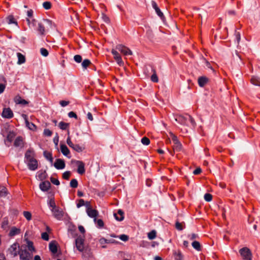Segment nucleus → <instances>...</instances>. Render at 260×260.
<instances>
[{
  "label": "nucleus",
  "instance_id": "4d7b16f0",
  "mask_svg": "<svg viewBox=\"0 0 260 260\" xmlns=\"http://www.w3.org/2000/svg\"><path fill=\"white\" fill-rule=\"evenodd\" d=\"M27 23H28V24L29 25V27L30 28H31L33 26H35L36 25V23H37V21L35 20H33L31 22L30 21V20L28 19H27Z\"/></svg>",
  "mask_w": 260,
  "mask_h": 260
},
{
  "label": "nucleus",
  "instance_id": "79ce46f5",
  "mask_svg": "<svg viewBox=\"0 0 260 260\" xmlns=\"http://www.w3.org/2000/svg\"><path fill=\"white\" fill-rule=\"evenodd\" d=\"M3 81L4 82V83H0V94L3 93L6 87V79L3 77Z\"/></svg>",
  "mask_w": 260,
  "mask_h": 260
},
{
  "label": "nucleus",
  "instance_id": "72a5a7b5",
  "mask_svg": "<svg viewBox=\"0 0 260 260\" xmlns=\"http://www.w3.org/2000/svg\"><path fill=\"white\" fill-rule=\"evenodd\" d=\"M168 137L169 141H170V139H171L173 141L174 144L179 142L177 136L173 134L171 132H169V136H168Z\"/></svg>",
  "mask_w": 260,
  "mask_h": 260
},
{
  "label": "nucleus",
  "instance_id": "20e7f679",
  "mask_svg": "<svg viewBox=\"0 0 260 260\" xmlns=\"http://www.w3.org/2000/svg\"><path fill=\"white\" fill-rule=\"evenodd\" d=\"M82 260H96L91 248L86 247L82 253Z\"/></svg>",
  "mask_w": 260,
  "mask_h": 260
},
{
  "label": "nucleus",
  "instance_id": "a18cd8bd",
  "mask_svg": "<svg viewBox=\"0 0 260 260\" xmlns=\"http://www.w3.org/2000/svg\"><path fill=\"white\" fill-rule=\"evenodd\" d=\"M182 148V145L178 142L174 144L173 149L174 151H180Z\"/></svg>",
  "mask_w": 260,
  "mask_h": 260
},
{
  "label": "nucleus",
  "instance_id": "dca6fc26",
  "mask_svg": "<svg viewBox=\"0 0 260 260\" xmlns=\"http://www.w3.org/2000/svg\"><path fill=\"white\" fill-rule=\"evenodd\" d=\"M86 211L89 217L94 218V221H96V217L99 215V212L96 210L93 209L92 208H88L86 209Z\"/></svg>",
  "mask_w": 260,
  "mask_h": 260
},
{
  "label": "nucleus",
  "instance_id": "9d476101",
  "mask_svg": "<svg viewBox=\"0 0 260 260\" xmlns=\"http://www.w3.org/2000/svg\"><path fill=\"white\" fill-rule=\"evenodd\" d=\"M16 135L14 131H9V133L7 134V138L5 140V143L7 147L10 146Z\"/></svg>",
  "mask_w": 260,
  "mask_h": 260
},
{
  "label": "nucleus",
  "instance_id": "39448f33",
  "mask_svg": "<svg viewBox=\"0 0 260 260\" xmlns=\"http://www.w3.org/2000/svg\"><path fill=\"white\" fill-rule=\"evenodd\" d=\"M239 253L244 260H251L252 253L247 247H243L239 250Z\"/></svg>",
  "mask_w": 260,
  "mask_h": 260
},
{
  "label": "nucleus",
  "instance_id": "393cba45",
  "mask_svg": "<svg viewBox=\"0 0 260 260\" xmlns=\"http://www.w3.org/2000/svg\"><path fill=\"white\" fill-rule=\"evenodd\" d=\"M43 21L46 25L47 30L53 29L55 27V24L53 23L51 20L46 19H43Z\"/></svg>",
  "mask_w": 260,
  "mask_h": 260
},
{
  "label": "nucleus",
  "instance_id": "0e129e2a",
  "mask_svg": "<svg viewBox=\"0 0 260 260\" xmlns=\"http://www.w3.org/2000/svg\"><path fill=\"white\" fill-rule=\"evenodd\" d=\"M96 225L97 226L99 227V228H103L104 225V222L101 219H99L96 220Z\"/></svg>",
  "mask_w": 260,
  "mask_h": 260
},
{
  "label": "nucleus",
  "instance_id": "2f4dec72",
  "mask_svg": "<svg viewBox=\"0 0 260 260\" xmlns=\"http://www.w3.org/2000/svg\"><path fill=\"white\" fill-rule=\"evenodd\" d=\"M38 173V178L40 180H44L47 177V174L46 171H40Z\"/></svg>",
  "mask_w": 260,
  "mask_h": 260
},
{
  "label": "nucleus",
  "instance_id": "5701e85b",
  "mask_svg": "<svg viewBox=\"0 0 260 260\" xmlns=\"http://www.w3.org/2000/svg\"><path fill=\"white\" fill-rule=\"evenodd\" d=\"M37 31L41 35L44 36L45 34V27L44 24L41 22L38 23Z\"/></svg>",
  "mask_w": 260,
  "mask_h": 260
},
{
  "label": "nucleus",
  "instance_id": "f03ea898",
  "mask_svg": "<svg viewBox=\"0 0 260 260\" xmlns=\"http://www.w3.org/2000/svg\"><path fill=\"white\" fill-rule=\"evenodd\" d=\"M175 120L181 124H188V122H190L193 128L195 127L196 122L193 118L189 115L186 114L185 115H177L175 117Z\"/></svg>",
  "mask_w": 260,
  "mask_h": 260
},
{
  "label": "nucleus",
  "instance_id": "6e6552de",
  "mask_svg": "<svg viewBox=\"0 0 260 260\" xmlns=\"http://www.w3.org/2000/svg\"><path fill=\"white\" fill-rule=\"evenodd\" d=\"M53 216L57 220H60L62 219L64 212L62 210H60L58 207L54 209H51Z\"/></svg>",
  "mask_w": 260,
  "mask_h": 260
},
{
  "label": "nucleus",
  "instance_id": "f704fd0d",
  "mask_svg": "<svg viewBox=\"0 0 260 260\" xmlns=\"http://www.w3.org/2000/svg\"><path fill=\"white\" fill-rule=\"evenodd\" d=\"M7 22L8 24H14L17 25V22L13 16L10 15L7 18Z\"/></svg>",
  "mask_w": 260,
  "mask_h": 260
},
{
  "label": "nucleus",
  "instance_id": "412c9836",
  "mask_svg": "<svg viewBox=\"0 0 260 260\" xmlns=\"http://www.w3.org/2000/svg\"><path fill=\"white\" fill-rule=\"evenodd\" d=\"M114 216L118 221H122L124 219V212L121 209H119L117 213H114Z\"/></svg>",
  "mask_w": 260,
  "mask_h": 260
},
{
  "label": "nucleus",
  "instance_id": "473e14b6",
  "mask_svg": "<svg viewBox=\"0 0 260 260\" xmlns=\"http://www.w3.org/2000/svg\"><path fill=\"white\" fill-rule=\"evenodd\" d=\"M7 194V188L4 186H0V197H5Z\"/></svg>",
  "mask_w": 260,
  "mask_h": 260
},
{
  "label": "nucleus",
  "instance_id": "69168bd1",
  "mask_svg": "<svg viewBox=\"0 0 260 260\" xmlns=\"http://www.w3.org/2000/svg\"><path fill=\"white\" fill-rule=\"evenodd\" d=\"M119 238L123 241H124V242H126L128 240V236L126 235H124V234H123V235H121L119 236Z\"/></svg>",
  "mask_w": 260,
  "mask_h": 260
},
{
  "label": "nucleus",
  "instance_id": "603ef678",
  "mask_svg": "<svg viewBox=\"0 0 260 260\" xmlns=\"http://www.w3.org/2000/svg\"><path fill=\"white\" fill-rule=\"evenodd\" d=\"M141 141L144 145H148L150 144V140L146 137L142 138Z\"/></svg>",
  "mask_w": 260,
  "mask_h": 260
},
{
  "label": "nucleus",
  "instance_id": "e433bc0d",
  "mask_svg": "<svg viewBox=\"0 0 260 260\" xmlns=\"http://www.w3.org/2000/svg\"><path fill=\"white\" fill-rule=\"evenodd\" d=\"M15 102L18 104L26 105L28 102L25 100L22 99L20 96H16L15 98Z\"/></svg>",
  "mask_w": 260,
  "mask_h": 260
},
{
  "label": "nucleus",
  "instance_id": "774afa93",
  "mask_svg": "<svg viewBox=\"0 0 260 260\" xmlns=\"http://www.w3.org/2000/svg\"><path fill=\"white\" fill-rule=\"evenodd\" d=\"M85 202L83 199H80L78 201V203L77 204V207L78 208H80L81 207L84 206Z\"/></svg>",
  "mask_w": 260,
  "mask_h": 260
},
{
  "label": "nucleus",
  "instance_id": "f3484780",
  "mask_svg": "<svg viewBox=\"0 0 260 260\" xmlns=\"http://www.w3.org/2000/svg\"><path fill=\"white\" fill-rule=\"evenodd\" d=\"M76 164L78 166L77 172L79 174H83L85 172V165L84 162L80 160H76Z\"/></svg>",
  "mask_w": 260,
  "mask_h": 260
},
{
  "label": "nucleus",
  "instance_id": "e2e57ef3",
  "mask_svg": "<svg viewBox=\"0 0 260 260\" xmlns=\"http://www.w3.org/2000/svg\"><path fill=\"white\" fill-rule=\"evenodd\" d=\"M235 35L236 41L237 42V44H239L240 41V40H241L240 34L239 32H237V30H236Z\"/></svg>",
  "mask_w": 260,
  "mask_h": 260
},
{
  "label": "nucleus",
  "instance_id": "7ed1b4c3",
  "mask_svg": "<svg viewBox=\"0 0 260 260\" xmlns=\"http://www.w3.org/2000/svg\"><path fill=\"white\" fill-rule=\"evenodd\" d=\"M20 260H32L33 253L27 249L26 246H22L18 251Z\"/></svg>",
  "mask_w": 260,
  "mask_h": 260
},
{
  "label": "nucleus",
  "instance_id": "37998d69",
  "mask_svg": "<svg viewBox=\"0 0 260 260\" xmlns=\"http://www.w3.org/2000/svg\"><path fill=\"white\" fill-rule=\"evenodd\" d=\"M91 64V61H90V60L88 59H84L83 62H82V67L83 69H86L87 68L90 64Z\"/></svg>",
  "mask_w": 260,
  "mask_h": 260
},
{
  "label": "nucleus",
  "instance_id": "49530a36",
  "mask_svg": "<svg viewBox=\"0 0 260 260\" xmlns=\"http://www.w3.org/2000/svg\"><path fill=\"white\" fill-rule=\"evenodd\" d=\"M48 206H49L50 208H51V209H54L55 208H56V207H57L56 206V204H55V201L54 200V199H50L48 202Z\"/></svg>",
  "mask_w": 260,
  "mask_h": 260
},
{
  "label": "nucleus",
  "instance_id": "f8f14e48",
  "mask_svg": "<svg viewBox=\"0 0 260 260\" xmlns=\"http://www.w3.org/2000/svg\"><path fill=\"white\" fill-rule=\"evenodd\" d=\"M52 124H54L55 126H57V128L61 129L62 130H66V129L69 128V123H66L63 121H61L57 123V121L56 120H53L52 121Z\"/></svg>",
  "mask_w": 260,
  "mask_h": 260
},
{
  "label": "nucleus",
  "instance_id": "b1692460",
  "mask_svg": "<svg viewBox=\"0 0 260 260\" xmlns=\"http://www.w3.org/2000/svg\"><path fill=\"white\" fill-rule=\"evenodd\" d=\"M14 145L15 147L23 146V139L22 137L19 136L16 138L14 141Z\"/></svg>",
  "mask_w": 260,
  "mask_h": 260
},
{
  "label": "nucleus",
  "instance_id": "052dcab7",
  "mask_svg": "<svg viewBox=\"0 0 260 260\" xmlns=\"http://www.w3.org/2000/svg\"><path fill=\"white\" fill-rule=\"evenodd\" d=\"M41 238L45 241H48L49 239V235L47 232L42 233L41 234Z\"/></svg>",
  "mask_w": 260,
  "mask_h": 260
},
{
  "label": "nucleus",
  "instance_id": "ddd939ff",
  "mask_svg": "<svg viewBox=\"0 0 260 260\" xmlns=\"http://www.w3.org/2000/svg\"><path fill=\"white\" fill-rule=\"evenodd\" d=\"M19 247V244L18 243H14L11 247L9 248V251L11 255L15 257L17 255L18 252L17 251V248Z\"/></svg>",
  "mask_w": 260,
  "mask_h": 260
},
{
  "label": "nucleus",
  "instance_id": "2eb2a0df",
  "mask_svg": "<svg viewBox=\"0 0 260 260\" xmlns=\"http://www.w3.org/2000/svg\"><path fill=\"white\" fill-rule=\"evenodd\" d=\"M54 166L57 170L63 169L66 167L65 162L63 159L57 158L54 164Z\"/></svg>",
  "mask_w": 260,
  "mask_h": 260
},
{
  "label": "nucleus",
  "instance_id": "6ab92c4d",
  "mask_svg": "<svg viewBox=\"0 0 260 260\" xmlns=\"http://www.w3.org/2000/svg\"><path fill=\"white\" fill-rule=\"evenodd\" d=\"M20 233H21L20 229L17 228L15 226H12L10 230L8 235L10 237H13L15 236L16 235L20 234Z\"/></svg>",
  "mask_w": 260,
  "mask_h": 260
},
{
  "label": "nucleus",
  "instance_id": "a211bd4d",
  "mask_svg": "<svg viewBox=\"0 0 260 260\" xmlns=\"http://www.w3.org/2000/svg\"><path fill=\"white\" fill-rule=\"evenodd\" d=\"M39 187L42 191H47L51 187V184L48 181H43L40 184Z\"/></svg>",
  "mask_w": 260,
  "mask_h": 260
},
{
  "label": "nucleus",
  "instance_id": "0eeeda50",
  "mask_svg": "<svg viewBox=\"0 0 260 260\" xmlns=\"http://www.w3.org/2000/svg\"><path fill=\"white\" fill-rule=\"evenodd\" d=\"M84 237L80 236L75 240L76 247L80 252H83L86 248L84 247Z\"/></svg>",
  "mask_w": 260,
  "mask_h": 260
},
{
  "label": "nucleus",
  "instance_id": "a19ab883",
  "mask_svg": "<svg viewBox=\"0 0 260 260\" xmlns=\"http://www.w3.org/2000/svg\"><path fill=\"white\" fill-rule=\"evenodd\" d=\"M148 238L150 240H153L156 237V232L155 230H152L151 232L148 233Z\"/></svg>",
  "mask_w": 260,
  "mask_h": 260
},
{
  "label": "nucleus",
  "instance_id": "cd10ccee",
  "mask_svg": "<svg viewBox=\"0 0 260 260\" xmlns=\"http://www.w3.org/2000/svg\"><path fill=\"white\" fill-rule=\"evenodd\" d=\"M49 250L53 254L56 253L57 251V247L56 244L54 242H51L49 243Z\"/></svg>",
  "mask_w": 260,
  "mask_h": 260
},
{
  "label": "nucleus",
  "instance_id": "bf43d9fd",
  "mask_svg": "<svg viewBox=\"0 0 260 260\" xmlns=\"http://www.w3.org/2000/svg\"><path fill=\"white\" fill-rule=\"evenodd\" d=\"M102 18L103 21L104 22H105L106 23H109L110 22V19L104 13H102Z\"/></svg>",
  "mask_w": 260,
  "mask_h": 260
},
{
  "label": "nucleus",
  "instance_id": "4468645a",
  "mask_svg": "<svg viewBox=\"0 0 260 260\" xmlns=\"http://www.w3.org/2000/svg\"><path fill=\"white\" fill-rule=\"evenodd\" d=\"M151 5L152 8L155 10L157 15L161 19L163 20L165 18L163 13L160 11V9L158 7L156 3L154 1H151Z\"/></svg>",
  "mask_w": 260,
  "mask_h": 260
},
{
  "label": "nucleus",
  "instance_id": "680f3d73",
  "mask_svg": "<svg viewBox=\"0 0 260 260\" xmlns=\"http://www.w3.org/2000/svg\"><path fill=\"white\" fill-rule=\"evenodd\" d=\"M50 181L53 184H54L56 185H59L60 184L59 180L57 179L53 178V177L50 178Z\"/></svg>",
  "mask_w": 260,
  "mask_h": 260
},
{
  "label": "nucleus",
  "instance_id": "c756f323",
  "mask_svg": "<svg viewBox=\"0 0 260 260\" xmlns=\"http://www.w3.org/2000/svg\"><path fill=\"white\" fill-rule=\"evenodd\" d=\"M43 155L44 156L50 161V162L52 164L53 159L52 157V153L50 152L44 151L43 152Z\"/></svg>",
  "mask_w": 260,
  "mask_h": 260
},
{
  "label": "nucleus",
  "instance_id": "3c124183",
  "mask_svg": "<svg viewBox=\"0 0 260 260\" xmlns=\"http://www.w3.org/2000/svg\"><path fill=\"white\" fill-rule=\"evenodd\" d=\"M23 214L24 215V216L25 217V218L27 220H30L31 219V214L30 212H28V211H24L23 213Z\"/></svg>",
  "mask_w": 260,
  "mask_h": 260
},
{
  "label": "nucleus",
  "instance_id": "7c9ffc66",
  "mask_svg": "<svg viewBox=\"0 0 260 260\" xmlns=\"http://www.w3.org/2000/svg\"><path fill=\"white\" fill-rule=\"evenodd\" d=\"M60 150L61 153L65 156H68L70 153V150L68 147L65 145H61L60 146Z\"/></svg>",
  "mask_w": 260,
  "mask_h": 260
},
{
  "label": "nucleus",
  "instance_id": "6e6d98bb",
  "mask_svg": "<svg viewBox=\"0 0 260 260\" xmlns=\"http://www.w3.org/2000/svg\"><path fill=\"white\" fill-rule=\"evenodd\" d=\"M204 199L207 202H210L212 199V196L208 193H205L204 195Z\"/></svg>",
  "mask_w": 260,
  "mask_h": 260
},
{
  "label": "nucleus",
  "instance_id": "9b49d317",
  "mask_svg": "<svg viewBox=\"0 0 260 260\" xmlns=\"http://www.w3.org/2000/svg\"><path fill=\"white\" fill-rule=\"evenodd\" d=\"M14 116L12 110L10 108H4L3 109L2 116L5 118L11 119Z\"/></svg>",
  "mask_w": 260,
  "mask_h": 260
},
{
  "label": "nucleus",
  "instance_id": "13d9d810",
  "mask_svg": "<svg viewBox=\"0 0 260 260\" xmlns=\"http://www.w3.org/2000/svg\"><path fill=\"white\" fill-rule=\"evenodd\" d=\"M71 175V172L70 171H66L62 174V178L66 180H69Z\"/></svg>",
  "mask_w": 260,
  "mask_h": 260
},
{
  "label": "nucleus",
  "instance_id": "f257e3e1",
  "mask_svg": "<svg viewBox=\"0 0 260 260\" xmlns=\"http://www.w3.org/2000/svg\"><path fill=\"white\" fill-rule=\"evenodd\" d=\"M35 153L32 148H29L25 153L24 162L31 171H35L38 167V161L35 158Z\"/></svg>",
  "mask_w": 260,
  "mask_h": 260
},
{
  "label": "nucleus",
  "instance_id": "a878e982",
  "mask_svg": "<svg viewBox=\"0 0 260 260\" xmlns=\"http://www.w3.org/2000/svg\"><path fill=\"white\" fill-rule=\"evenodd\" d=\"M250 82L255 86H260V78L257 76H253L250 79Z\"/></svg>",
  "mask_w": 260,
  "mask_h": 260
},
{
  "label": "nucleus",
  "instance_id": "1a4fd4ad",
  "mask_svg": "<svg viewBox=\"0 0 260 260\" xmlns=\"http://www.w3.org/2000/svg\"><path fill=\"white\" fill-rule=\"evenodd\" d=\"M116 49L123 54L124 55H132L133 54L132 51L127 47L122 45H118L116 47Z\"/></svg>",
  "mask_w": 260,
  "mask_h": 260
},
{
  "label": "nucleus",
  "instance_id": "4be33fe9",
  "mask_svg": "<svg viewBox=\"0 0 260 260\" xmlns=\"http://www.w3.org/2000/svg\"><path fill=\"white\" fill-rule=\"evenodd\" d=\"M209 79L205 76L200 77L198 78V84L200 87H204L208 82Z\"/></svg>",
  "mask_w": 260,
  "mask_h": 260
},
{
  "label": "nucleus",
  "instance_id": "09e8293b",
  "mask_svg": "<svg viewBox=\"0 0 260 260\" xmlns=\"http://www.w3.org/2000/svg\"><path fill=\"white\" fill-rule=\"evenodd\" d=\"M187 238L189 240H194L196 239L199 238V236H198V235H197L196 234L192 233V234L188 235Z\"/></svg>",
  "mask_w": 260,
  "mask_h": 260
},
{
  "label": "nucleus",
  "instance_id": "aec40b11",
  "mask_svg": "<svg viewBox=\"0 0 260 260\" xmlns=\"http://www.w3.org/2000/svg\"><path fill=\"white\" fill-rule=\"evenodd\" d=\"M111 53L114 55V59L116 60V61H117V63L119 65L121 66L122 64H123V61L122 60L121 57L119 53L117 51L112 49L111 51Z\"/></svg>",
  "mask_w": 260,
  "mask_h": 260
},
{
  "label": "nucleus",
  "instance_id": "5fc2aeb1",
  "mask_svg": "<svg viewBox=\"0 0 260 260\" xmlns=\"http://www.w3.org/2000/svg\"><path fill=\"white\" fill-rule=\"evenodd\" d=\"M74 60L77 63H80L82 62V58L80 55H75L74 56Z\"/></svg>",
  "mask_w": 260,
  "mask_h": 260
},
{
  "label": "nucleus",
  "instance_id": "864d4df0",
  "mask_svg": "<svg viewBox=\"0 0 260 260\" xmlns=\"http://www.w3.org/2000/svg\"><path fill=\"white\" fill-rule=\"evenodd\" d=\"M40 53L41 55L44 57H47L49 54L48 50L44 48H41L40 49Z\"/></svg>",
  "mask_w": 260,
  "mask_h": 260
},
{
  "label": "nucleus",
  "instance_id": "c9c22d12",
  "mask_svg": "<svg viewBox=\"0 0 260 260\" xmlns=\"http://www.w3.org/2000/svg\"><path fill=\"white\" fill-rule=\"evenodd\" d=\"M192 246L196 250L200 251L201 250V244L200 243L197 241H194L191 243Z\"/></svg>",
  "mask_w": 260,
  "mask_h": 260
},
{
  "label": "nucleus",
  "instance_id": "bb28decb",
  "mask_svg": "<svg viewBox=\"0 0 260 260\" xmlns=\"http://www.w3.org/2000/svg\"><path fill=\"white\" fill-rule=\"evenodd\" d=\"M9 221L7 217H5L3 219L1 223V228L4 230H6L9 228Z\"/></svg>",
  "mask_w": 260,
  "mask_h": 260
},
{
  "label": "nucleus",
  "instance_id": "58836bf2",
  "mask_svg": "<svg viewBox=\"0 0 260 260\" xmlns=\"http://www.w3.org/2000/svg\"><path fill=\"white\" fill-rule=\"evenodd\" d=\"M25 123L26 126L29 130H34V128H36V125L32 122H29L27 119H25Z\"/></svg>",
  "mask_w": 260,
  "mask_h": 260
},
{
  "label": "nucleus",
  "instance_id": "c85d7f7f",
  "mask_svg": "<svg viewBox=\"0 0 260 260\" xmlns=\"http://www.w3.org/2000/svg\"><path fill=\"white\" fill-rule=\"evenodd\" d=\"M17 56L18 57L17 63L18 64H21L22 63H24L25 62V57L21 53H19V52L17 53Z\"/></svg>",
  "mask_w": 260,
  "mask_h": 260
},
{
  "label": "nucleus",
  "instance_id": "338daca9",
  "mask_svg": "<svg viewBox=\"0 0 260 260\" xmlns=\"http://www.w3.org/2000/svg\"><path fill=\"white\" fill-rule=\"evenodd\" d=\"M175 228L179 231H182L183 229L182 223L177 221L175 224Z\"/></svg>",
  "mask_w": 260,
  "mask_h": 260
},
{
  "label": "nucleus",
  "instance_id": "8fccbe9b",
  "mask_svg": "<svg viewBox=\"0 0 260 260\" xmlns=\"http://www.w3.org/2000/svg\"><path fill=\"white\" fill-rule=\"evenodd\" d=\"M43 7L46 10H49L51 8V3L50 2H45L43 3Z\"/></svg>",
  "mask_w": 260,
  "mask_h": 260
},
{
  "label": "nucleus",
  "instance_id": "c03bdc74",
  "mask_svg": "<svg viewBox=\"0 0 260 260\" xmlns=\"http://www.w3.org/2000/svg\"><path fill=\"white\" fill-rule=\"evenodd\" d=\"M175 254V260H183V255L181 252L180 251H178L177 252H175L174 253Z\"/></svg>",
  "mask_w": 260,
  "mask_h": 260
},
{
  "label": "nucleus",
  "instance_id": "de8ad7c7",
  "mask_svg": "<svg viewBox=\"0 0 260 260\" xmlns=\"http://www.w3.org/2000/svg\"><path fill=\"white\" fill-rule=\"evenodd\" d=\"M70 186L72 188H77L78 185V181L76 179H73L71 180L70 183Z\"/></svg>",
  "mask_w": 260,
  "mask_h": 260
},
{
  "label": "nucleus",
  "instance_id": "ea45409f",
  "mask_svg": "<svg viewBox=\"0 0 260 260\" xmlns=\"http://www.w3.org/2000/svg\"><path fill=\"white\" fill-rule=\"evenodd\" d=\"M72 145H73V146H72V148L74 150H75L76 151H77L78 152H81L84 149V148L80 146L79 144H74L72 143Z\"/></svg>",
  "mask_w": 260,
  "mask_h": 260
},
{
  "label": "nucleus",
  "instance_id": "423d86ee",
  "mask_svg": "<svg viewBox=\"0 0 260 260\" xmlns=\"http://www.w3.org/2000/svg\"><path fill=\"white\" fill-rule=\"evenodd\" d=\"M149 70H150L152 73V75L150 77L151 80L154 83H157L158 82V78L156 75V73L155 69L152 67H151V66L146 67L144 69L145 73L147 74V75L148 76L149 75Z\"/></svg>",
  "mask_w": 260,
  "mask_h": 260
},
{
  "label": "nucleus",
  "instance_id": "4c0bfd02",
  "mask_svg": "<svg viewBox=\"0 0 260 260\" xmlns=\"http://www.w3.org/2000/svg\"><path fill=\"white\" fill-rule=\"evenodd\" d=\"M27 247V249L32 252L33 253V252L35 251V248L34 246L33 243L31 241H28L27 242V245L26 246Z\"/></svg>",
  "mask_w": 260,
  "mask_h": 260
}]
</instances>
